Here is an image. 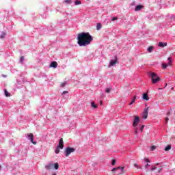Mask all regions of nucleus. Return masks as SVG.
<instances>
[{"label": "nucleus", "mask_w": 175, "mask_h": 175, "mask_svg": "<svg viewBox=\"0 0 175 175\" xmlns=\"http://www.w3.org/2000/svg\"><path fill=\"white\" fill-rule=\"evenodd\" d=\"M94 40V37L89 32H82L77 35V44L79 46L85 47L91 44Z\"/></svg>", "instance_id": "nucleus-1"}, {"label": "nucleus", "mask_w": 175, "mask_h": 175, "mask_svg": "<svg viewBox=\"0 0 175 175\" xmlns=\"http://www.w3.org/2000/svg\"><path fill=\"white\" fill-rule=\"evenodd\" d=\"M152 84H157L158 81H161V78L155 72H150Z\"/></svg>", "instance_id": "nucleus-2"}, {"label": "nucleus", "mask_w": 175, "mask_h": 175, "mask_svg": "<svg viewBox=\"0 0 175 175\" xmlns=\"http://www.w3.org/2000/svg\"><path fill=\"white\" fill-rule=\"evenodd\" d=\"M53 168L55 169V170H58V169H59V164H58V163H55V164L49 163L45 165V169H46V170H51V169Z\"/></svg>", "instance_id": "nucleus-3"}, {"label": "nucleus", "mask_w": 175, "mask_h": 175, "mask_svg": "<svg viewBox=\"0 0 175 175\" xmlns=\"http://www.w3.org/2000/svg\"><path fill=\"white\" fill-rule=\"evenodd\" d=\"M75 151H76V149L75 148H70V147L65 148V150H64L65 157H68L72 154V152H75Z\"/></svg>", "instance_id": "nucleus-4"}, {"label": "nucleus", "mask_w": 175, "mask_h": 175, "mask_svg": "<svg viewBox=\"0 0 175 175\" xmlns=\"http://www.w3.org/2000/svg\"><path fill=\"white\" fill-rule=\"evenodd\" d=\"M148 117V107L146 105V108L144 109V112H143V118H144V120H147Z\"/></svg>", "instance_id": "nucleus-5"}, {"label": "nucleus", "mask_w": 175, "mask_h": 175, "mask_svg": "<svg viewBox=\"0 0 175 175\" xmlns=\"http://www.w3.org/2000/svg\"><path fill=\"white\" fill-rule=\"evenodd\" d=\"M139 122H140V118L139 116H135L133 123V126H137V125H139Z\"/></svg>", "instance_id": "nucleus-6"}, {"label": "nucleus", "mask_w": 175, "mask_h": 175, "mask_svg": "<svg viewBox=\"0 0 175 175\" xmlns=\"http://www.w3.org/2000/svg\"><path fill=\"white\" fill-rule=\"evenodd\" d=\"M168 64H163V69H166L167 66H172V57L168 58Z\"/></svg>", "instance_id": "nucleus-7"}, {"label": "nucleus", "mask_w": 175, "mask_h": 175, "mask_svg": "<svg viewBox=\"0 0 175 175\" xmlns=\"http://www.w3.org/2000/svg\"><path fill=\"white\" fill-rule=\"evenodd\" d=\"M27 136L29 137V140L33 144H36V142L33 141V133H29L27 134Z\"/></svg>", "instance_id": "nucleus-8"}, {"label": "nucleus", "mask_w": 175, "mask_h": 175, "mask_svg": "<svg viewBox=\"0 0 175 175\" xmlns=\"http://www.w3.org/2000/svg\"><path fill=\"white\" fill-rule=\"evenodd\" d=\"M60 148V150H62L64 148V139L61 138L59 141V144L57 146Z\"/></svg>", "instance_id": "nucleus-9"}, {"label": "nucleus", "mask_w": 175, "mask_h": 175, "mask_svg": "<svg viewBox=\"0 0 175 175\" xmlns=\"http://www.w3.org/2000/svg\"><path fill=\"white\" fill-rule=\"evenodd\" d=\"M118 169H122V173H126V172L125 170H124V167H114L112 169V172H116L117 170H118Z\"/></svg>", "instance_id": "nucleus-10"}, {"label": "nucleus", "mask_w": 175, "mask_h": 175, "mask_svg": "<svg viewBox=\"0 0 175 175\" xmlns=\"http://www.w3.org/2000/svg\"><path fill=\"white\" fill-rule=\"evenodd\" d=\"M142 98L144 100H150V97H148V94H147V93H144L142 94Z\"/></svg>", "instance_id": "nucleus-11"}, {"label": "nucleus", "mask_w": 175, "mask_h": 175, "mask_svg": "<svg viewBox=\"0 0 175 175\" xmlns=\"http://www.w3.org/2000/svg\"><path fill=\"white\" fill-rule=\"evenodd\" d=\"M58 66V63L57 62H52L50 64V68H57Z\"/></svg>", "instance_id": "nucleus-12"}, {"label": "nucleus", "mask_w": 175, "mask_h": 175, "mask_svg": "<svg viewBox=\"0 0 175 175\" xmlns=\"http://www.w3.org/2000/svg\"><path fill=\"white\" fill-rule=\"evenodd\" d=\"M158 46L159 47H166V46H167V43L160 42H159Z\"/></svg>", "instance_id": "nucleus-13"}, {"label": "nucleus", "mask_w": 175, "mask_h": 175, "mask_svg": "<svg viewBox=\"0 0 175 175\" xmlns=\"http://www.w3.org/2000/svg\"><path fill=\"white\" fill-rule=\"evenodd\" d=\"M142 9H143V5H138L135 7V12H139V10H142Z\"/></svg>", "instance_id": "nucleus-14"}, {"label": "nucleus", "mask_w": 175, "mask_h": 175, "mask_svg": "<svg viewBox=\"0 0 175 175\" xmlns=\"http://www.w3.org/2000/svg\"><path fill=\"white\" fill-rule=\"evenodd\" d=\"M117 64V60H112L110 62L109 65L110 66H114Z\"/></svg>", "instance_id": "nucleus-15"}, {"label": "nucleus", "mask_w": 175, "mask_h": 175, "mask_svg": "<svg viewBox=\"0 0 175 175\" xmlns=\"http://www.w3.org/2000/svg\"><path fill=\"white\" fill-rule=\"evenodd\" d=\"M135 101H136V96H135L132 98L131 102L129 105L131 106V105H133V103H135Z\"/></svg>", "instance_id": "nucleus-16"}, {"label": "nucleus", "mask_w": 175, "mask_h": 175, "mask_svg": "<svg viewBox=\"0 0 175 175\" xmlns=\"http://www.w3.org/2000/svg\"><path fill=\"white\" fill-rule=\"evenodd\" d=\"M102 29V24H100V23H97V25H96V29H97V31H100V29Z\"/></svg>", "instance_id": "nucleus-17"}, {"label": "nucleus", "mask_w": 175, "mask_h": 175, "mask_svg": "<svg viewBox=\"0 0 175 175\" xmlns=\"http://www.w3.org/2000/svg\"><path fill=\"white\" fill-rule=\"evenodd\" d=\"M165 151H169L170 150H172V145H168L165 148Z\"/></svg>", "instance_id": "nucleus-18"}, {"label": "nucleus", "mask_w": 175, "mask_h": 175, "mask_svg": "<svg viewBox=\"0 0 175 175\" xmlns=\"http://www.w3.org/2000/svg\"><path fill=\"white\" fill-rule=\"evenodd\" d=\"M5 36H6V33H5V32H1V35H0V38L1 39H3V38H5Z\"/></svg>", "instance_id": "nucleus-19"}, {"label": "nucleus", "mask_w": 175, "mask_h": 175, "mask_svg": "<svg viewBox=\"0 0 175 175\" xmlns=\"http://www.w3.org/2000/svg\"><path fill=\"white\" fill-rule=\"evenodd\" d=\"M152 50H154V46H151L148 48V53H152Z\"/></svg>", "instance_id": "nucleus-20"}, {"label": "nucleus", "mask_w": 175, "mask_h": 175, "mask_svg": "<svg viewBox=\"0 0 175 175\" xmlns=\"http://www.w3.org/2000/svg\"><path fill=\"white\" fill-rule=\"evenodd\" d=\"M92 107H93L94 109H98V105L95 104V103H92Z\"/></svg>", "instance_id": "nucleus-21"}, {"label": "nucleus", "mask_w": 175, "mask_h": 175, "mask_svg": "<svg viewBox=\"0 0 175 175\" xmlns=\"http://www.w3.org/2000/svg\"><path fill=\"white\" fill-rule=\"evenodd\" d=\"M4 93H5V96H7V97L10 96V94L9 93V92H8V90H5Z\"/></svg>", "instance_id": "nucleus-22"}, {"label": "nucleus", "mask_w": 175, "mask_h": 175, "mask_svg": "<svg viewBox=\"0 0 175 175\" xmlns=\"http://www.w3.org/2000/svg\"><path fill=\"white\" fill-rule=\"evenodd\" d=\"M59 146H57L55 152V154H59Z\"/></svg>", "instance_id": "nucleus-23"}, {"label": "nucleus", "mask_w": 175, "mask_h": 175, "mask_svg": "<svg viewBox=\"0 0 175 175\" xmlns=\"http://www.w3.org/2000/svg\"><path fill=\"white\" fill-rule=\"evenodd\" d=\"M75 5H81V1H80L79 0H77L75 1Z\"/></svg>", "instance_id": "nucleus-24"}, {"label": "nucleus", "mask_w": 175, "mask_h": 175, "mask_svg": "<svg viewBox=\"0 0 175 175\" xmlns=\"http://www.w3.org/2000/svg\"><path fill=\"white\" fill-rule=\"evenodd\" d=\"M116 162H117V161H116V159H113V160H112V162H111L112 166H114V165H116Z\"/></svg>", "instance_id": "nucleus-25"}, {"label": "nucleus", "mask_w": 175, "mask_h": 175, "mask_svg": "<svg viewBox=\"0 0 175 175\" xmlns=\"http://www.w3.org/2000/svg\"><path fill=\"white\" fill-rule=\"evenodd\" d=\"M65 85H66V82L62 83L60 85V87H62V88H64V87H65Z\"/></svg>", "instance_id": "nucleus-26"}, {"label": "nucleus", "mask_w": 175, "mask_h": 175, "mask_svg": "<svg viewBox=\"0 0 175 175\" xmlns=\"http://www.w3.org/2000/svg\"><path fill=\"white\" fill-rule=\"evenodd\" d=\"M23 61H24V56H21L20 59L21 64H23Z\"/></svg>", "instance_id": "nucleus-27"}, {"label": "nucleus", "mask_w": 175, "mask_h": 175, "mask_svg": "<svg viewBox=\"0 0 175 175\" xmlns=\"http://www.w3.org/2000/svg\"><path fill=\"white\" fill-rule=\"evenodd\" d=\"M110 91H111V89H110V88H107L105 90V92H107V94H109L110 92Z\"/></svg>", "instance_id": "nucleus-28"}, {"label": "nucleus", "mask_w": 175, "mask_h": 175, "mask_svg": "<svg viewBox=\"0 0 175 175\" xmlns=\"http://www.w3.org/2000/svg\"><path fill=\"white\" fill-rule=\"evenodd\" d=\"M155 148H157V147L155 146H152L150 148L151 151H154V150H155Z\"/></svg>", "instance_id": "nucleus-29"}, {"label": "nucleus", "mask_w": 175, "mask_h": 175, "mask_svg": "<svg viewBox=\"0 0 175 175\" xmlns=\"http://www.w3.org/2000/svg\"><path fill=\"white\" fill-rule=\"evenodd\" d=\"M144 161H145V162H148V163H150V159H147V158H144Z\"/></svg>", "instance_id": "nucleus-30"}, {"label": "nucleus", "mask_w": 175, "mask_h": 175, "mask_svg": "<svg viewBox=\"0 0 175 175\" xmlns=\"http://www.w3.org/2000/svg\"><path fill=\"white\" fill-rule=\"evenodd\" d=\"M116 20H118V17H113V18H112L111 21H116Z\"/></svg>", "instance_id": "nucleus-31"}, {"label": "nucleus", "mask_w": 175, "mask_h": 175, "mask_svg": "<svg viewBox=\"0 0 175 175\" xmlns=\"http://www.w3.org/2000/svg\"><path fill=\"white\" fill-rule=\"evenodd\" d=\"M155 169H158V167H152V169H151V172H154V170H155Z\"/></svg>", "instance_id": "nucleus-32"}, {"label": "nucleus", "mask_w": 175, "mask_h": 175, "mask_svg": "<svg viewBox=\"0 0 175 175\" xmlns=\"http://www.w3.org/2000/svg\"><path fill=\"white\" fill-rule=\"evenodd\" d=\"M135 133H139V129H135V131H134Z\"/></svg>", "instance_id": "nucleus-33"}, {"label": "nucleus", "mask_w": 175, "mask_h": 175, "mask_svg": "<svg viewBox=\"0 0 175 175\" xmlns=\"http://www.w3.org/2000/svg\"><path fill=\"white\" fill-rule=\"evenodd\" d=\"M133 165L135 167H136L137 169H139V165H137V163H134Z\"/></svg>", "instance_id": "nucleus-34"}, {"label": "nucleus", "mask_w": 175, "mask_h": 175, "mask_svg": "<svg viewBox=\"0 0 175 175\" xmlns=\"http://www.w3.org/2000/svg\"><path fill=\"white\" fill-rule=\"evenodd\" d=\"M161 172H162V169H161V168H159L158 170H157V173H161Z\"/></svg>", "instance_id": "nucleus-35"}, {"label": "nucleus", "mask_w": 175, "mask_h": 175, "mask_svg": "<svg viewBox=\"0 0 175 175\" xmlns=\"http://www.w3.org/2000/svg\"><path fill=\"white\" fill-rule=\"evenodd\" d=\"M169 121V118H165V124H167V122Z\"/></svg>", "instance_id": "nucleus-36"}, {"label": "nucleus", "mask_w": 175, "mask_h": 175, "mask_svg": "<svg viewBox=\"0 0 175 175\" xmlns=\"http://www.w3.org/2000/svg\"><path fill=\"white\" fill-rule=\"evenodd\" d=\"M140 129H141V132H143V129H144V126H142Z\"/></svg>", "instance_id": "nucleus-37"}, {"label": "nucleus", "mask_w": 175, "mask_h": 175, "mask_svg": "<svg viewBox=\"0 0 175 175\" xmlns=\"http://www.w3.org/2000/svg\"><path fill=\"white\" fill-rule=\"evenodd\" d=\"M148 166H150V164L147 163V164L145 165V169H148Z\"/></svg>", "instance_id": "nucleus-38"}, {"label": "nucleus", "mask_w": 175, "mask_h": 175, "mask_svg": "<svg viewBox=\"0 0 175 175\" xmlns=\"http://www.w3.org/2000/svg\"><path fill=\"white\" fill-rule=\"evenodd\" d=\"M65 2L66 3H70V0H66Z\"/></svg>", "instance_id": "nucleus-39"}, {"label": "nucleus", "mask_w": 175, "mask_h": 175, "mask_svg": "<svg viewBox=\"0 0 175 175\" xmlns=\"http://www.w3.org/2000/svg\"><path fill=\"white\" fill-rule=\"evenodd\" d=\"M65 94H68V91H64L62 94L64 95Z\"/></svg>", "instance_id": "nucleus-40"}, {"label": "nucleus", "mask_w": 175, "mask_h": 175, "mask_svg": "<svg viewBox=\"0 0 175 175\" xmlns=\"http://www.w3.org/2000/svg\"><path fill=\"white\" fill-rule=\"evenodd\" d=\"M103 103V101H100V105H102Z\"/></svg>", "instance_id": "nucleus-41"}, {"label": "nucleus", "mask_w": 175, "mask_h": 175, "mask_svg": "<svg viewBox=\"0 0 175 175\" xmlns=\"http://www.w3.org/2000/svg\"><path fill=\"white\" fill-rule=\"evenodd\" d=\"M171 90H174V88H172Z\"/></svg>", "instance_id": "nucleus-42"}, {"label": "nucleus", "mask_w": 175, "mask_h": 175, "mask_svg": "<svg viewBox=\"0 0 175 175\" xmlns=\"http://www.w3.org/2000/svg\"><path fill=\"white\" fill-rule=\"evenodd\" d=\"M167 114H170V112H167Z\"/></svg>", "instance_id": "nucleus-43"}, {"label": "nucleus", "mask_w": 175, "mask_h": 175, "mask_svg": "<svg viewBox=\"0 0 175 175\" xmlns=\"http://www.w3.org/2000/svg\"><path fill=\"white\" fill-rule=\"evenodd\" d=\"M53 175H56L55 174H53Z\"/></svg>", "instance_id": "nucleus-44"}, {"label": "nucleus", "mask_w": 175, "mask_h": 175, "mask_svg": "<svg viewBox=\"0 0 175 175\" xmlns=\"http://www.w3.org/2000/svg\"><path fill=\"white\" fill-rule=\"evenodd\" d=\"M0 169H1V166H0Z\"/></svg>", "instance_id": "nucleus-45"}]
</instances>
